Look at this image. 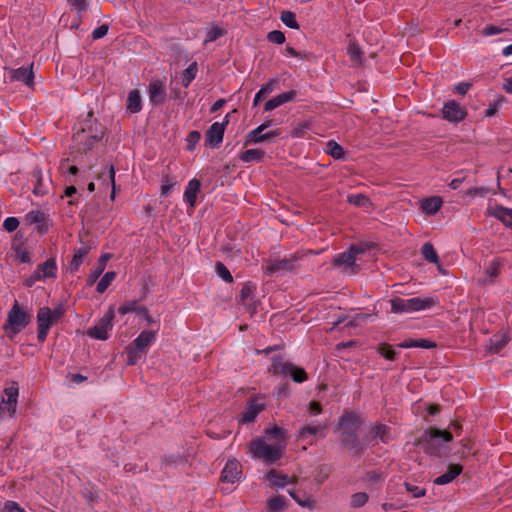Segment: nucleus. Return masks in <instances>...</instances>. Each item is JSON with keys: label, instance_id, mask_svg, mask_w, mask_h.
I'll use <instances>...</instances> for the list:
<instances>
[{"label": "nucleus", "instance_id": "obj_1", "mask_svg": "<svg viewBox=\"0 0 512 512\" xmlns=\"http://www.w3.org/2000/svg\"><path fill=\"white\" fill-rule=\"evenodd\" d=\"M452 440L453 435L450 431L430 427L423 432L417 444L429 456L441 458L448 454L449 443Z\"/></svg>", "mask_w": 512, "mask_h": 512}, {"label": "nucleus", "instance_id": "obj_2", "mask_svg": "<svg viewBox=\"0 0 512 512\" xmlns=\"http://www.w3.org/2000/svg\"><path fill=\"white\" fill-rule=\"evenodd\" d=\"M318 254L313 250L307 251H296L284 258H277L267 261L264 267L265 274L272 276L284 275L287 272H293L299 268V262L302 261L306 256Z\"/></svg>", "mask_w": 512, "mask_h": 512}, {"label": "nucleus", "instance_id": "obj_3", "mask_svg": "<svg viewBox=\"0 0 512 512\" xmlns=\"http://www.w3.org/2000/svg\"><path fill=\"white\" fill-rule=\"evenodd\" d=\"M389 302L391 305V312L396 314L419 312L439 306V300L434 296L425 298L412 297L408 299L394 297L391 298Z\"/></svg>", "mask_w": 512, "mask_h": 512}, {"label": "nucleus", "instance_id": "obj_4", "mask_svg": "<svg viewBox=\"0 0 512 512\" xmlns=\"http://www.w3.org/2000/svg\"><path fill=\"white\" fill-rule=\"evenodd\" d=\"M286 444H267L263 439H255L250 442V453L253 458L262 460L266 465H273L278 461L285 450Z\"/></svg>", "mask_w": 512, "mask_h": 512}, {"label": "nucleus", "instance_id": "obj_5", "mask_svg": "<svg viewBox=\"0 0 512 512\" xmlns=\"http://www.w3.org/2000/svg\"><path fill=\"white\" fill-rule=\"evenodd\" d=\"M31 320V314L15 301L7 315L4 330L9 337H12L24 329Z\"/></svg>", "mask_w": 512, "mask_h": 512}, {"label": "nucleus", "instance_id": "obj_6", "mask_svg": "<svg viewBox=\"0 0 512 512\" xmlns=\"http://www.w3.org/2000/svg\"><path fill=\"white\" fill-rule=\"evenodd\" d=\"M269 371L277 375H290L297 383H302L307 379V373L303 368L297 367L291 362H285L281 357L273 359Z\"/></svg>", "mask_w": 512, "mask_h": 512}, {"label": "nucleus", "instance_id": "obj_7", "mask_svg": "<svg viewBox=\"0 0 512 512\" xmlns=\"http://www.w3.org/2000/svg\"><path fill=\"white\" fill-rule=\"evenodd\" d=\"M364 251L365 249L359 245H351L347 251L339 254L335 258L334 265L343 267L345 272L355 274L359 269L358 265L355 264L356 256L358 254L364 253Z\"/></svg>", "mask_w": 512, "mask_h": 512}, {"label": "nucleus", "instance_id": "obj_8", "mask_svg": "<svg viewBox=\"0 0 512 512\" xmlns=\"http://www.w3.org/2000/svg\"><path fill=\"white\" fill-rule=\"evenodd\" d=\"M393 439L391 428L383 423L373 424L365 438L367 448L374 447L379 443L387 444Z\"/></svg>", "mask_w": 512, "mask_h": 512}, {"label": "nucleus", "instance_id": "obj_9", "mask_svg": "<svg viewBox=\"0 0 512 512\" xmlns=\"http://www.w3.org/2000/svg\"><path fill=\"white\" fill-rule=\"evenodd\" d=\"M114 318V311L112 308L104 314V316L98 321V323L91 327L87 334L89 337L98 339V340H106L108 339V332L112 329Z\"/></svg>", "mask_w": 512, "mask_h": 512}, {"label": "nucleus", "instance_id": "obj_10", "mask_svg": "<svg viewBox=\"0 0 512 512\" xmlns=\"http://www.w3.org/2000/svg\"><path fill=\"white\" fill-rule=\"evenodd\" d=\"M229 123V115H226L222 122L213 123L206 132V145L210 147H218L224 137V132L227 124Z\"/></svg>", "mask_w": 512, "mask_h": 512}, {"label": "nucleus", "instance_id": "obj_11", "mask_svg": "<svg viewBox=\"0 0 512 512\" xmlns=\"http://www.w3.org/2000/svg\"><path fill=\"white\" fill-rule=\"evenodd\" d=\"M50 315L51 309L46 306L41 307L37 312V339L40 343H43L46 340L50 327L55 323Z\"/></svg>", "mask_w": 512, "mask_h": 512}, {"label": "nucleus", "instance_id": "obj_12", "mask_svg": "<svg viewBox=\"0 0 512 512\" xmlns=\"http://www.w3.org/2000/svg\"><path fill=\"white\" fill-rule=\"evenodd\" d=\"M340 436L341 444L352 450L354 456H361L366 451V441H360L358 432L341 433Z\"/></svg>", "mask_w": 512, "mask_h": 512}, {"label": "nucleus", "instance_id": "obj_13", "mask_svg": "<svg viewBox=\"0 0 512 512\" xmlns=\"http://www.w3.org/2000/svg\"><path fill=\"white\" fill-rule=\"evenodd\" d=\"M443 118L449 122L458 123L467 116V111L455 100H450L443 105Z\"/></svg>", "mask_w": 512, "mask_h": 512}, {"label": "nucleus", "instance_id": "obj_14", "mask_svg": "<svg viewBox=\"0 0 512 512\" xmlns=\"http://www.w3.org/2000/svg\"><path fill=\"white\" fill-rule=\"evenodd\" d=\"M148 94L150 103L153 106L162 104L166 98L165 81L161 79H152L148 86Z\"/></svg>", "mask_w": 512, "mask_h": 512}, {"label": "nucleus", "instance_id": "obj_15", "mask_svg": "<svg viewBox=\"0 0 512 512\" xmlns=\"http://www.w3.org/2000/svg\"><path fill=\"white\" fill-rule=\"evenodd\" d=\"M8 74L11 82H22L28 87L34 84L33 63L29 66H22L17 69H8Z\"/></svg>", "mask_w": 512, "mask_h": 512}, {"label": "nucleus", "instance_id": "obj_16", "mask_svg": "<svg viewBox=\"0 0 512 512\" xmlns=\"http://www.w3.org/2000/svg\"><path fill=\"white\" fill-rule=\"evenodd\" d=\"M363 421L359 415L354 412H345L340 418L338 429L341 433L358 432Z\"/></svg>", "mask_w": 512, "mask_h": 512}, {"label": "nucleus", "instance_id": "obj_17", "mask_svg": "<svg viewBox=\"0 0 512 512\" xmlns=\"http://www.w3.org/2000/svg\"><path fill=\"white\" fill-rule=\"evenodd\" d=\"M327 429L326 422H319L315 425L307 424L304 425L298 433V439L301 441H307L309 444H313V440L310 439L313 436L325 437V430Z\"/></svg>", "mask_w": 512, "mask_h": 512}, {"label": "nucleus", "instance_id": "obj_18", "mask_svg": "<svg viewBox=\"0 0 512 512\" xmlns=\"http://www.w3.org/2000/svg\"><path fill=\"white\" fill-rule=\"evenodd\" d=\"M11 250L13 252L15 262L21 264H29L32 262L31 254L27 245L18 238V235L15 236L12 242Z\"/></svg>", "mask_w": 512, "mask_h": 512}, {"label": "nucleus", "instance_id": "obj_19", "mask_svg": "<svg viewBox=\"0 0 512 512\" xmlns=\"http://www.w3.org/2000/svg\"><path fill=\"white\" fill-rule=\"evenodd\" d=\"M264 408L265 406L263 403H259L256 399L250 398L248 400L247 407L239 418V423L248 424L254 422Z\"/></svg>", "mask_w": 512, "mask_h": 512}, {"label": "nucleus", "instance_id": "obj_20", "mask_svg": "<svg viewBox=\"0 0 512 512\" xmlns=\"http://www.w3.org/2000/svg\"><path fill=\"white\" fill-rule=\"evenodd\" d=\"M241 473L240 463L236 459L229 460L221 472V480L226 483H235L240 479Z\"/></svg>", "mask_w": 512, "mask_h": 512}, {"label": "nucleus", "instance_id": "obj_21", "mask_svg": "<svg viewBox=\"0 0 512 512\" xmlns=\"http://www.w3.org/2000/svg\"><path fill=\"white\" fill-rule=\"evenodd\" d=\"M279 135H280V130L279 129L263 133V130H261L260 128L256 127L255 129H253L252 131H250L247 134L244 144L245 145H250V144L266 142V141H268V140H270V139H272L274 137H277Z\"/></svg>", "mask_w": 512, "mask_h": 512}, {"label": "nucleus", "instance_id": "obj_22", "mask_svg": "<svg viewBox=\"0 0 512 512\" xmlns=\"http://www.w3.org/2000/svg\"><path fill=\"white\" fill-rule=\"evenodd\" d=\"M201 183L198 179H191L184 192V201L189 205L191 210H194L197 201V195L200 192Z\"/></svg>", "mask_w": 512, "mask_h": 512}, {"label": "nucleus", "instance_id": "obj_23", "mask_svg": "<svg viewBox=\"0 0 512 512\" xmlns=\"http://www.w3.org/2000/svg\"><path fill=\"white\" fill-rule=\"evenodd\" d=\"M157 331L144 330L131 343L136 349L147 352L149 346L156 340Z\"/></svg>", "mask_w": 512, "mask_h": 512}, {"label": "nucleus", "instance_id": "obj_24", "mask_svg": "<svg viewBox=\"0 0 512 512\" xmlns=\"http://www.w3.org/2000/svg\"><path fill=\"white\" fill-rule=\"evenodd\" d=\"M296 96H297V92L295 90H290V91L284 92L282 94H279V95L271 98L270 100H268L265 103L264 110L267 112L272 111L275 108H277L287 102L293 101L296 98Z\"/></svg>", "mask_w": 512, "mask_h": 512}, {"label": "nucleus", "instance_id": "obj_25", "mask_svg": "<svg viewBox=\"0 0 512 512\" xmlns=\"http://www.w3.org/2000/svg\"><path fill=\"white\" fill-rule=\"evenodd\" d=\"M463 471V467L460 464H450L447 471L434 479L435 485H446L456 479Z\"/></svg>", "mask_w": 512, "mask_h": 512}, {"label": "nucleus", "instance_id": "obj_26", "mask_svg": "<svg viewBox=\"0 0 512 512\" xmlns=\"http://www.w3.org/2000/svg\"><path fill=\"white\" fill-rule=\"evenodd\" d=\"M488 214L501 221L507 228L512 229V208L497 205L489 210Z\"/></svg>", "mask_w": 512, "mask_h": 512}, {"label": "nucleus", "instance_id": "obj_27", "mask_svg": "<svg viewBox=\"0 0 512 512\" xmlns=\"http://www.w3.org/2000/svg\"><path fill=\"white\" fill-rule=\"evenodd\" d=\"M31 182L34 184V195L44 196L48 193V186L43 181L42 170L40 168L37 167L33 169L31 173Z\"/></svg>", "mask_w": 512, "mask_h": 512}, {"label": "nucleus", "instance_id": "obj_28", "mask_svg": "<svg viewBox=\"0 0 512 512\" xmlns=\"http://www.w3.org/2000/svg\"><path fill=\"white\" fill-rule=\"evenodd\" d=\"M270 481L271 486L275 488H284L286 485L293 483L288 475L281 474L275 469H271L265 476Z\"/></svg>", "mask_w": 512, "mask_h": 512}, {"label": "nucleus", "instance_id": "obj_29", "mask_svg": "<svg viewBox=\"0 0 512 512\" xmlns=\"http://www.w3.org/2000/svg\"><path fill=\"white\" fill-rule=\"evenodd\" d=\"M36 270L41 275L42 279L57 277V264L54 258H49L42 264L38 265Z\"/></svg>", "mask_w": 512, "mask_h": 512}, {"label": "nucleus", "instance_id": "obj_30", "mask_svg": "<svg viewBox=\"0 0 512 512\" xmlns=\"http://www.w3.org/2000/svg\"><path fill=\"white\" fill-rule=\"evenodd\" d=\"M509 341H510V337L506 333L494 335L490 339V344H489V347H488V351L490 353L497 354L502 349H504L506 347V345L509 343Z\"/></svg>", "mask_w": 512, "mask_h": 512}, {"label": "nucleus", "instance_id": "obj_31", "mask_svg": "<svg viewBox=\"0 0 512 512\" xmlns=\"http://www.w3.org/2000/svg\"><path fill=\"white\" fill-rule=\"evenodd\" d=\"M442 205V199L438 196H434L425 199L421 204V209L427 215H434L440 210Z\"/></svg>", "mask_w": 512, "mask_h": 512}, {"label": "nucleus", "instance_id": "obj_32", "mask_svg": "<svg viewBox=\"0 0 512 512\" xmlns=\"http://www.w3.org/2000/svg\"><path fill=\"white\" fill-rule=\"evenodd\" d=\"M127 110L132 113H138L142 109V99L139 90H131L127 98Z\"/></svg>", "mask_w": 512, "mask_h": 512}, {"label": "nucleus", "instance_id": "obj_33", "mask_svg": "<svg viewBox=\"0 0 512 512\" xmlns=\"http://www.w3.org/2000/svg\"><path fill=\"white\" fill-rule=\"evenodd\" d=\"M398 347L432 349L436 347V343L428 339H407L399 343Z\"/></svg>", "mask_w": 512, "mask_h": 512}, {"label": "nucleus", "instance_id": "obj_34", "mask_svg": "<svg viewBox=\"0 0 512 512\" xmlns=\"http://www.w3.org/2000/svg\"><path fill=\"white\" fill-rule=\"evenodd\" d=\"M109 258H110L109 254H104L99 258L97 266L93 270H91V272L88 276L87 284L89 286L93 285L97 281V279L101 276V274L103 273V271L106 267V262L108 261Z\"/></svg>", "mask_w": 512, "mask_h": 512}, {"label": "nucleus", "instance_id": "obj_35", "mask_svg": "<svg viewBox=\"0 0 512 512\" xmlns=\"http://www.w3.org/2000/svg\"><path fill=\"white\" fill-rule=\"evenodd\" d=\"M265 156V152L261 149H247L243 151L239 158L245 163L261 162Z\"/></svg>", "mask_w": 512, "mask_h": 512}, {"label": "nucleus", "instance_id": "obj_36", "mask_svg": "<svg viewBox=\"0 0 512 512\" xmlns=\"http://www.w3.org/2000/svg\"><path fill=\"white\" fill-rule=\"evenodd\" d=\"M198 72L197 62L193 61L181 74V84L187 88L196 78Z\"/></svg>", "mask_w": 512, "mask_h": 512}, {"label": "nucleus", "instance_id": "obj_37", "mask_svg": "<svg viewBox=\"0 0 512 512\" xmlns=\"http://www.w3.org/2000/svg\"><path fill=\"white\" fill-rule=\"evenodd\" d=\"M278 83V80L275 78L270 79L267 83L262 85V87L259 89V91L256 93L253 105L257 106L259 102L265 98L269 93H271L274 90V86Z\"/></svg>", "mask_w": 512, "mask_h": 512}, {"label": "nucleus", "instance_id": "obj_38", "mask_svg": "<svg viewBox=\"0 0 512 512\" xmlns=\"http://www.w3.org/2000/svg\"><path fill=\"white\" fill-rule=\"evenodd\" d=\"M286 509V499L283 496H274L267 501L268 512H284Z\"/></svg>", "mask_w": 512, "mask_h": 512}, {"label": "nucleus", "instance_id": "obj_39", "mask_svg": "<svg viewBox=\"0 0 512 512\" xmlns=\"http://www.w3.org/2000/svg\"><path fill=\"white\" fill-rule=\"evenodd\" d=\"M325 151L336 160L344 159V148L335 140H329L327 142Z\"/></svg>", "mask_w": 512, "mask_h": 512}, {"label": "nucleus", "instance_id": "obj_40", "mask_svg": "<svg viewBox=\"0 0 512 512\" xmlns=\"http://www.w3.org/2000/svg\"><path fill=\"white\" fill-rule=\"evenodd\" d=\"M421 253L426 261L433 264L439 263V256L434 248V246L430 242H426L423 244L421 248Z\"/></svg>", "mask_w": 512, "mask_h": 512}, {"label": "nucleus", "instance_id": "obj_41", "mask_svg": "<svg viewBox=\"0 0 512 512\" xmlns=\"http://www.w3.org/2000/svg\"><path fill=\"white\" fill-rule=\"evenodd\" d=\"M501 262L499 259H493L484 269V273L490 277V281H482L483 284L493 283L494 279L499 275Z\"/></svg>", "mask_w": 512, "mask_h": 512}, {"label": "nucleus", "instance_id": "obj_42", "mask_svg": "<svg viewBox=\"0 0 512 512\" xmlns=\"http://www.w3.org/2000/svg\"><path fill=\"white\" fill-rule=\"evenodd\" d=\"M87 254H88V249L86 247H80L75 250L73 258L70 262V270L72 272L78 271L80 265L82 264V262Z\"/></svg>", "mask_w": 512, "mask_h": 512}, {"label": "nucleus", "instance_id": "obj_43", "mask_svg": "<svg viewBox=\"0 0 512 512\" xmlns=\"http://www.w3.org/2000/svg\"><path fill=\"white\" fill-rule=\"evenodd\" d=\"M510 30V24L508 22H504L500 25H487L483 28L482 30V35L483 36H493V35H497V34H500V33H503V32H506V31H509Z\"/></svg>", "mask_w": 512, "mask_h": 512}, {"label": "nucleus", "instance_id": "obj_44", "mask_svg": "<svg viewBox=\"0 0 512 512\" xmlns=\"http://www.w3.org/2000/svg\"><path fill=\"white\" fill-rule=\"evenodd\" d=\"M347 201L357 207L368 208L372 205L370 199L362 193L349 195Z\"/></svg>", "mask_w": 512, "mask_h": 512}, {"label": "nucleus", "instance_id": "obj_45", "mask_svg": "<svg viewBox=\"0 0 512 512\" xmlns=\"http://www.w3.org/2000/svg\"><path fill=\"white\" fill-rule=\"evenodd\" d=\"M177 184L175 177L163 175L161 178V196L167 197Z\"/></svg>", "mask_w": 512, "mask_h": 512}, {"label": "nucleus", "instance_id": "obj_46", "mask_svg": "<svg viewBox=\"0 0 512 512\" xmlns=\"http://www.w3.org/2000/svg\"><path fill=\"white\" fill-rule=\"evenodd\" d=\"M116 278V273L113 271L106 272L99 280L96 286L98 293H104L106 289L111 285L113 280Z\"/></svg>", "mask_w": 512, "mask_h": 512}, {"label": "nucleus", "instance_id": "obj_47", "mask_svg": "<svg viewBox=\"0 0 512 512\" xmlns=\"http://www.w3.org/2000/svg\"><path fill=\"white\" fill-rule=\"evenodd\" d=\"M127 354V365H135L141 359L142 355L145 354L143 351L136 349L132 344L125 348Z\"/></svg>", "mask_w": 512, "mask_h": 512}, {"label": "nucleus", "instance_id": "obj_48", "mask_svg": "<svg viewBox=\"0 0 512 512\" xmlns=\"http://www.w3.org/2000/svg\"><path fill=\"white\" fill-rule=\"evenodd\" d=\"M4 394L7 396V400L2 399V403H11L18 401L19 387L17 382H12L8 387L4 388Z\"/></svg>", "mask_w": 512, "mask_h": 512}, {"label": "nucleus", "instance_id": "obj_49", "mask_svg": "<svg viewBox=\"0 0 512 512\" xmlns=\"http://www.w3.org/2000/svg\"><path fill=\"white\" fill-rule=\"evenodd\" d=\"M280 20L283 22L284 25H286L287 27H289L291 29L297 30L300 28V26L296 20V15L292 11H289V10L282 11Z\"/></svg>", "mask_w": 512, "mask_h": 512}, {"label": "nucleus", "instance_id": "obj_50", "mask_svg": "<svg viewBox=\"0 0 512 512\" xmlns=\"http://www.w3.org/2000/svg\"><path fill=\"white\" fill-rule=\"evenodd\" d=\"M288 493L301 507L308 508L310 510L314 509L315 500L310 496L301 498L295 490H288Z\"/></svg>", "mask_w": 512, "mask_h": 512}, {"label": "nucleus", "instance_id": "obj_51", "mask_svg": "<svg viewBox=\"0 0 512 512\" xmlns=\"http://www.w3.org/2000/svg\"><path fill=\"white\" fill-rule=\"evenodd\" d=\"M140 307L141 303L138 300L127 301L118 308V313L121 315H125L128 313H136L138 312Z\"/></svg>", "mask_w": 512, "mask_h": 512}, {"label": "nucleus", "instance_id": "obj_52", "mask_svg": "<svg viewBox=\"0 0 512 512\" xmlns=\"http://www.w3.org/2000/svg\"><path fill=\"white\" fill-rule=\"evenodd\" d=\"M266 434L277 440L276 444H286V431L278 426L266 429Z\"/></svg>", "mask_w": 512, "mask_h": 512}, {"label": "nucleus", "instance_id": "obj_53", "mask_svg": "<svg viewBox=\"0 0 512 512\" xmlns=\"http://www.w3.org/2000/svg\"><path fill=\"white\" fill-rule=\"evenodd\" d=\"M215 270L217 275L226 283H232L233 282V276L231 275L228 268L222 263L217 262L215 266Z\"/></svg>", "mask_w": 512, "mask_h": 512}, {"label": "nucleus", "instance_id": "obj_54", "mask_svg": "<svg viewBox=\"0 0 512 512\" xmlns=\"http://www.w3.org/2000/svg\"><path fill=\"white\" fill-rule=\"evenodd\" d=\"M368 494L365 492H357L351 496L350 504L353 508H360L368 502Z\"/></svg>", "mask_w": 512, "mask_h": 512}, {"label": "nucleus", "instance_id": "obj_55", "mask_svg": "<svg viewBox=\"0 0 512 512\" xmlns=\"http://www.w3.org/2000/svg\"><path fill=\"white\" fill-rule=\"evenodd\" d=\"M46 215L40 210H32L26 215V220L29 224H39L44 222Z\"/></svg>", "mask_w": 512, "mask_h": 512}, {"label": "nucleus", "instance_id": "obj_56", "mask_svg": "<svg viewBox=\"0 0 512 512\" xmlns=\"http://www.w3.org/2000/svg\"><path fill=\"white\" fill-rule=\"evenodd\" d=\"M504 102L503 97H499L496 100H494L492 103L489 104L488 108L484 110V116L485 117H492L494 116L499 108L502 106Z\"/></svg>", "mask_w": 512, "mask_h": 512}, {"label": "nucleus", "instance_id": "obj_57", "mask_svg": "<svg viewBox=\"0 0 512 512\" xmlns=\"http://www.w3.org/2000/svg\"><path fill=\"white\" fill-rule=\"evenodd\" d=\"M71 9L75 10L79 15V18H82V13L87 9L86 0H67Z\"/></svg>", "mask_w": 512, "mask_h": 512}, {"label": "nucleus", "instance_id": "obj_58", "mask_svg": "<svg viewBox=\"0 0 512 512\" xmlns=\"http://www.w3.org/2000/svg\"><path fill=\"white\" fill-rule=\"evenodd\" d=\"M379 354L387 360H395L397 352L390 345H382L378 348Z\"/></svg>", "mask_w": 512, "mask_h": 512}, {"label": "nucleus", "instance_id": "obj_59", "mask_svg": "<svg viewBox=\"0 0 512 512\" xmlns=\"http://www.w3.org/2000/svg\"><path fill=\"white\" fill-rule=\"evenodd\" d=\"M255 287L252 285H244L240 291V298L243 304H248V300H251L254 295Z\"/></svg>", "mask_w": 512, "mask_h": 512}, {"label": "nucleus", "instance_id": "obj_60", "mask_svg": "<svg viewBox=\"0 0 512 512\" xmlns=\"http://www.w3.org/2000/svg\"><path fill=\"white\" fill-rule=\"evenodd\" d=\"M285 35L280 30H272L267 34V40L275 44H283L285 42Z\"/></svg>", "mask_w": 512, "mask_h": 512}, {"label": "nucleus", "instance_id": "obj_61", "mask_svg": "<svg viewBox=\"0 0 512 512\" xmlns=\"http://www.w3.org/2000/svg\"><path fill=\"white\" fill-rule=\"evenodd\" d=\"M347 53L353 61H360L362 50L356 43H350L347 48Z\"/></svg>", "mask_w": 512, "mask_h": 512}, {"label": "nucleus", "instance_id": "obj_62", "mask_svg": "<svg viewBox=\"0 0 512 512\" xmlns=\"http://www.w3.org/2000/svg\"><path fill=\"white\" fill-rule=\"evenodd\" d=\"M404 486H405L406 490L408 492L412 493L413 497H415V498L423 497L426 494V490L425 489L420 488V487H418L416 485H413L411 483L405 482Z\"/></svg>", "mask_w": 512, "mask_h": 512}, {"label": "nucleus", "instance_id": "obj_63", "mask_svg": "<svg viewBox=\"0 0 512 512\" xmlns=\"http://www.w3.org/2000/svg\"><path fill=\"white\" fill-rule=\"evenodd\" d=\"M19 226V220L16 217H7L3 221V228L7 232H13L15 231Z\"/></svg>", "mask_w": 512, "mask_h": 512}, {"label": "nucleus", "instance_id": "obj_64", "mask_svg": "<svg viewBox=\"0 0 512 512\" xmlns=\"http://www.w3.org/2000/svg\"><path fill=\"white\" fill-rule=\"evenodd\" d=\"M1 512H25L16 502L8 501Z\"/></svg>", "mask_w": 512, "mask_h": 512}]
</instances>
